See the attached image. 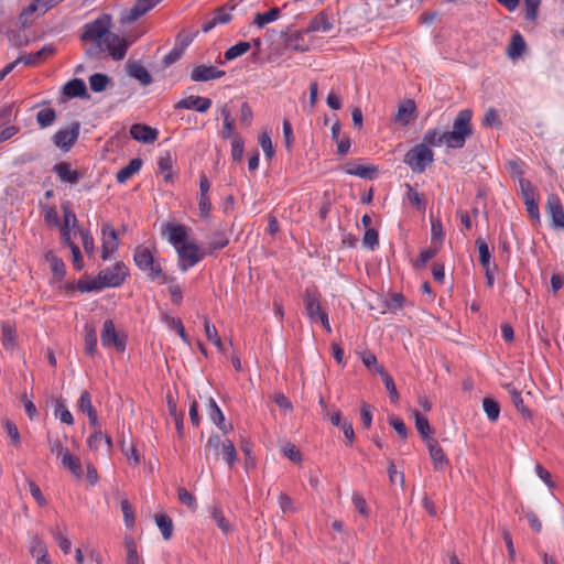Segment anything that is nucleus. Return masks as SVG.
Listing matches in <instances>:
<instances>
[{"mask_svg": "<svg viewBox=\"0 0 564 564\" xmlns=\"http://www.w3.org/2000/svg\"><path fill=\"white\" fill-rule=\"evenodd\" d=\"M110 28L111 17L109 14H101L94 21L84 25L80 40L95 44V47H91L88 54H97L107 51L113 59L120 61L126 56L129 43L112 33Z\"/></svg>", "mask_w": 564, "mask_h": 564, "instance_id": "nucleus-1", "label": "nucleus"}, {"mask_svg": "<svg viewBox=\"0 0 564 564\" xmlns=\"http://www.w3.org/2000/svg\"><path fill=\"white\" fill-rule=\"evenodd\" d=\"M158 250L155 247L140 245L135 248L133 260L135 265L151 280H161V283H171L173 279L163 273L160 262L155 259Z\"/></svg>", "mask_w": 564, "mask_h": 564, "instance_id": "nucleus-2", "label": "nucleus"}, {"mask_svg": "<svg viewBox=\"0 0 564 564\" xmlns=\"http://www.w3.org/2000/svg\"><path fill=\"white\" fill-rule=\"evenodd\" d=\"M471 110H460L453 122L452 131L442 133L444 144L449 149H462L465 145L466 139L471 135Z\"/></svg>", "mask_w": 564, "mask_h": 564, "instance_id": "nucleus-3", "label": "nucleus"}, {"mask_svg": "<svg viewBox=\"0 0 564 564\" xmlns=\"http://www.w3.org/2000/svg\"><path fill=\"white\" fill-rule=\"evenodd\" d=\"M128 272L129 270L123 262H116L113 267L101 270L97 278L93 280L85 290L94 291L104 288L119 286L123 283Z\"/></svg>", "mask_w": 564, "mask_h": 564, "instance_id": "nucleus-4", "label": "nucleus"}, {"mask_svg": "<svg viewBox=\"0 0 564 564\" xmlns=\"http://www.w3.org/2000/svg\"><path fill=\"white\" fill-rule=\"evenodd\" d=\"M206 457L213 455L215 459H218L221 455L223 459L231 467L237 460V451L234 443L230 440H221L218 434L209 436L205 445Z\"/></svg>", "mask_w": 564, "mask_h": 564, "instance_id": "nucleus-5", "label": "nucleus"}, {"mask_svg": "<svg viewBox=\"0 0 564 564\" xmlns=\"http://www.w3.org/2000/svg\"><path fill=\"white\" fill-rule=\"evenodd\" d=\"M434 160L433 151L425 144H416L404 155V163L410 166L414 173H423L426 166Z\"/></svg>", "mask_w": 564, "mask_h": 564, "instance_id": "nucleus-6", "label": "nucleus"}, {"mask_svg": "<svg viewBox=\"0 0 564 564\" xmlns=\"http://www.w3.org/2000/svg\"><path fill=\"white\" fill-rule=\"evenodd\" d=\"M100 339L102 346L106 348L113 347L119 352H123L126 350V336L116 330L115 324L111 319L104 322Z\"/></svg>", "mask_w": 564, "mask_h": 564, "instance_id": "nucleus-7", "label": "nucleus"}, {"mask_svg": "<svg viewBox=\"0 0 564 564\" xmlns=\"http://www.w3.org/2000/svg\"><path fill=\"white\" fill-rule=\"evenodd\" d=\"M176 251L180 259V269L183 272L194 267L207 254L206 251H200L196 243L188 241L180 246Z\"/></svg>", "mask_w": 564, "mask_h": 564, "instance_id": "nucleus-8", "label": "nucleus"}, {"mask_svg": "<svg viewBox=\"0 0 564 564\" xmlns=\"http://www.w3.org/2000/svg\"><path fill=\"white\" fill-rule=\"evenodd\" d=\"M79 128V122H75L72 127L59 129L53 135V143L65 152L69 151L78 139Z\"/></svg>", "mask_w": 564, "mask_h": 564, "instance_id": "nucleus-9", "label": "nucleus"}, {"mask_svg": "<svg viewBox=\"0 0 564 564\" xmlns=\"http://www.w3.org/2000/svg\"><path fill=\"white\" fill-rule=\"evenodd\" d=\"M319 293L315 289H306L304 293V305L308 318L312 322L317 319L326 312L321 306Z\"/></svg>", "mask_w": 564, "mask_h": 564, "instance_id": "nucleus-10", "label": "nucleus"}, {"mask_svg": "<svg viewBox=\"0 0 564 564\" xmlns=\"http://www.w3.org/2000/svg\"><path fill=\"white\" fill-rule=\"evenodd\" d=\"M102 246L101 258L107 260L119 247V238L117 231L109 225L104 224L101 227Z\"/></svg>", "mask_w": 564, "mask_h": 564, "instance_id": "nucleus-11", "label": "nucleus"}, {"mask_svg": "<svg viewBox=\"0 0 564 564\" xmlns=\"http://www.w3.org/2000/svg\"><path fill=\"white\" fill-rule=\"evenodd\" d=\"M162 0H137L133 7L122 15L123 23H131L140 19Z\"/></svg>", "mask_w": 564, "mask_h": 564, "instance_id": "nucleus-12", "label": "nucleus"}, {"mask_svg": "<svg viewBox=\"0 0 564 564\" xmlns=\"http://www.w3.org/2000/svg\"><path fill=\"white\" fill-rule=\"evenodd\" d=\"M546 212L551 216L555 228L564 229V209L561 199L555 194H550L546 202Z\"/></svg>", "mask_w": 564, "mask_h": 564, "instance_id": "nucleus-13", "label": "nucleus"}, {"mask_svg": "<svg viewBox=\"0 0 564 564\" xmlns=\"http://www.w3.org/2000/svg\"><path fill=\"white\" fill-rule=\"evenodd\" d=\"M234 8L235 6H230L229 3L224 7L217 8L214 12L213 18L203 24L202 31L207 33L217 24L228 23L231 20L230 11H232Z\"/></svg>", "mask_w": 564, "mask_h": 564, "instance_id": "nucleus-14", "label": "nucleus"}, {"mask_svg": "<svg viewBox=\"0 0 564 564\" xmlns=\"http://www.w3.org/2000/svg\"><path fill=\"white\" fill-rule=\"evenodd\" d=\"M225 75L224 70H220L212 65H198L193 68L191 73V79L193 82H207L212 79L220 78Z\"/></svg>", "mask_w": 564, "mask_h": 564, "instance_id": "nucleus-15", "label": "nucleus"}, {"mask_svg": "<svg viewBox=\"0 0 564 564\" xmlns=\"http://www.w3.org/2000/svg\"><path fill=\"white\" fill-rule=\"evenodd\" d=\"M53 172L57 175L61 182L67 184H76L82 178V174L72 169L70 163L59 162L53 166Z\"/></svg>", "mask_w": 564, "mask_h": 564, "instance_id": "nucleus-16", "label": "nucleus"}, {"mask_svg": "<svg viewBox=\"0 0 564 564\" xmlns=\"http://www.w3.org/2000/svg\"><path fill=\"white\" fill-rule=\"evenodd\" d=\"M212 106V100L209 98H204L200 96H188L186 98L181 99L175 107L182 109H195L198 112H206Z\"/></svg>", "mask_w": 564, "mask_h": 564, "instance_id": "nucleus-17", "label": "nucleus"}, {"mask_svg": "<svg viewBox=\"0 0 564 564\" xmlns=\"http://www.w3.org/2000/svg\"><path fill=\"white\" fill-rule=\"evenodd\" d=\"M131 137L144 143H152L158 138V131L147 124L134 123L130 128Z\"/></svg>", "mask_w": 564, "mask_h": 564, "instance_id": "nucleus-18", "label": "nucleus"}, {"mask_svg": "<svg viewBox=\"0 0 564 564\" xmlns=\"http://www.w3.org/2000/svg\"><path fill=\"white\" fill-rule=\"evenodd\" d=\"M427 447H429L430 456L434 464V468L436 470H443L444 467L449 464L448 458L446 457L443 448L440 446V444L435 440H432V438H429Z\"/></svg>", "mask_w": 564, "mask_h": 564, "instance_id": "nucleus-19", "label": "nucleus"}, {"mask_svg": "<svg viewBox=\"0 0 564 564\" xmlns=\"http://www.w3.org/2000/svg\"><path fill=\"white\" fill-rule=\"evenodd\" d=\"M345 172L350 175H356L365 180H373L377 176V167L371 165H361V164H347L345 166Z\"/></svg>", "mask_w": 564, "mask_h": 564, "instance_id": "nucleus-20", "label": "nucleus"}, {"mask_svg": "<svg viewBox=\"0 0 564 564\" xmlns=\"http://www.w3.org/2000/svg\"><path fill=\"white\" fill-rule=\"evenodd\" d=\"M61 463L63 467L69 470L77 479L83 477L84 470L78 456H75L68 452L61 458Z\"/></svg>", "mask_w": 564, "mask_h": 564, "instance_id": "nucleus-21", "label": "nucleus"}, {"mask_svg": "<svg viewBox=\"0 0 564 564\" xmlns=\"http://www.w3.org/2000/svg\"><path fill=\"white\" fill-rule=\"evenodd\" d=\"M525 47L527 45L523 36L519 32H516L513 33L510 44L508 45L507 55L511 59L519 58L524 53Z\"/></svg>", "mask_w": 564, "mask_h": 564, "instance_id": "nucleus-22", "label": "nucleus"}, {"mask_svg": "<svg viewBox=\"0 0 564 564\" xmlns=\"http://www.w3.org/2000/svg\"><path fill=\"white\" fill-rule=\"evenodd\" d=\"M415 109L416 106L412 99L404 100L399 105L398 112L395 115V120L403 124H408L411 121L415 112Z\"/></svg>", "mask_w": 564, "mask_h": 564, "instance_id": "nucleus-23", "label": "nucleus"}, {"mask_svg": "<svg viewBox=\"0 0 564 564\" xmlns=\"http://www.w3.org/2000/svg\"><path fill=\"white\" fill-rule=\"evenodd\" d=\"M142 161L139 158L130 160V162L117 172L116 180L118 183H126L133 174L139 172Z\"/></svg>", "mask_w": 564, "mask_h": 564, "instance_id": "nucleus-24", "label": "nucleus"}, {"mask_svg": "<svg viewBox=\"0 0 564 564\" xmlns=\"http://www.w3.org/2000/svg\"><path fill=\"white\" fill-rule=\"evenodd\" d=\"M210 420L221 430L225 434L231 430V425L225 424V416L218 404L214 399H209V411Z\"/></svg>", "mask_w": 564, "mask_h": 564, "instance_id": "nucleus-25", "label": "nucleus"}, {"mask_svg": "<svg viewBox=\"0 0 564 564\" xmlns=\"http://www.w3.org/2000/svg\"><path fill=\"white\" fill-rule=\"evenodd\" d=\"M188 229L183 225H173L170 227L169 240L177 249L187 242Z\"/></svg>", "mask_w": 564, "mask_h": 564, "instance_id": "nucleus-26", "label": "nucleus"}, {"mask_svg": "<svg viewBox=\"0 0 564 564\" xmlns=\"http://www.w3.org/2000/svg\"><path fill=\"white\" fill-rule=\"evenodd\" d=\"M85 330V352L90 356H95L97 354V333L94 324H86L84 327Z\"/></svg>", "mask_w": 564, "mask_h": 564, "instance_id": "nucleus-27", "label": "nucleus"}, {"mask_svg": "<svg viewBox=\"0 0 564 564\" xmlns=\"http://www.w3.org/2000/svg\"><path fill=\"white\" fill-rule=\"evenodd\" d=\"M128 73L131 77L140 82L141 85L148 86L152 83V76L148 69L140 63H133L128 66Z\"/></svg>", "mask_w": 564, "mask_h": 564, "instance_id": "nucleus-28", "label": "nucleus"}, {"mask_svg": "<svg viewBox=\"0 0 564 564\" xmlns=\"http://www.w3.org/2000/svg\"><path fill=\"white\" fill-rule=\"evenodd\" d=\"M63 93L69 98L84 97L87 94V89L83 79L75 78L64 86Z\"/></svg>", "mask_w": 564, "mask_h": 564, "instance_id": "nucleus-29", "label": "nucleus"}, {"mask_svg": "<svg viewBox=\"0 0 564 564\" xmlns=\"http://www.w3.org/2000/svg\"><path fill=\"white\" fill-rule=\"evenodd\" d=\"M209 512L217 527L221 530L223 533L228 534L231 531V525L229 521L225 518L221 507L217 505H213L209 508Z\"/></svg>", "mask_w": 564, "mask_h": 564, "instance_id": "nucleus-30", "label": "nucleus"}, {"mask_svg": "<svg viewBox=\"0 0 564 564\" xmlns=\"http://www.w3.org/2000/svg\"><path fill=\"white\" fill-rule=\"evenodd\" d=\"M333 25L327 15L323 12L316 14L310 22L308 31L326 33L332 30Z\"/></svg>", "mask_w": 564, "mask_h": 564, "instance_id": "nucleus-31", "label": "nucleus"}, {"mask_svg": "<svg viewBox=\"0 0 564 564\" xmlns=\"http://www.w3.org/2000/svg\"><path fill=\"white\" fill-rule=\"evenodd\" d=\"M45 260L50 263L54 276L58 280L63 279L66 273L63 260L55 256L53 251H47L45 253Z\"/></svg>", "mask_w": 564, "mask_h": 564, "instance_id": "nucleus-32", "label": "nucleus"}, {"mask_svg": "<svg viewBox=\"0 0 564 564\" xmlns=\"http://www.w3.org/2000/svg\"><path fill=\"white\" fill-rule=\"evenodd\" d=\"M406 198L417 210L426 208V199L423 193H419L412 185L405 184Z\"/></svg>", "mask_w": 564, "mask_h": 564, "instance_id": "nucleus-33", "label": "nucleus"}, {"mask_svg": "<svg viewBox=\"0 0 564 564\" xmlns=\"http://www.w3.org/2000/svg\"><path fill=\"white\" fill-rule=\"evenodd\" d=\"M162 321L167 325V327L175 330L180 335V337L183 339L184 343H188V336L185 332V328L183 326L181 318L173 317L169 314H163Z\"/></svg>", "mask_w": 564, "mask_h": 564, "instance_id": "nucleus-34", "label": "nucleus"}, {"mask_svg": "<svg viewBox=\"0 0 564 564\" xmlns=\"http://www.w3.org/2000/svg\"><path fill=\"white\" fill-rule=\"evenodd\" d=\"M280 17V9L279 8H271L269 11L263 13H257L253 20V23L258 28H263L268 23L273 22L278 20Z\"/></svg>", "mask_w": 564, "mask_h": 564, "instance_id": "nucleus-35", "label": "nucleus"}, {"mask_svg": "<svg viewBox=\"0 0 564 564\" xmlns=\"http://www.w3.org/2000/svg\"><path fill=\"white\" fill-rule=\"evenodd\" d=\"M251 47V44L247 41L238 42L237 44L229 47L225 54L224 57L226 61H232L243 54H246Z\"/></svg>", "mask_w": 564, "mask_h": 564, "instance_id": "nucleus-36", "label": "nucleus"}, {"mask_svg": "<svg viewBox=\"0 0 564 564\" xmlns=\"http://www.w3.org/2000/svg\"><path fill=\"white\" fill-rule=\"evenodd\" d=\"M2 330V345L6 349H13L17 341L15 329L8 323H3L1 326Z\"/></svg>", "mask_w": 564, "mask_h": 564, "instance_id": "nucleus-37", "label": "nucleus"}, {"mask_svg": "<svg viewBox=\"0 0 564 564\" xmlns=\"http://www.w3.org/2000/svg\"><path fill=\"white\" fill-rule=\"evenodd\" d=\"M155 522L159 529L162 532V535L165 540L171 539L173 533V523L172 520L163 513H159L155 516Z\"/></svg>", "mask_w": 564, "mask_h": 564, "instance_id": "nucleus-38", "label": "nucleus"}, {"mask_svg": "<svg viewBox=\"0 0 564 564\" xmlns=\"http://www.w3.org/2000/svg\"><path fill=\"white\" fill-rule=\"evenodd\" d=\"M205 334L209 341H212L220 351L224 350L221 338L218 335L216 327L210 324L207 317L204 318Z\"/></svg>", "mask_w": 564, "mask_h": 564, "instance_id": "nucleus-39", "label": "nucleus"}, {"mask_svg": "<svg viewBox=\"0 0 564 564\" xmlns=\"http://www.w3.org/2000/svg\"><path fill=\"white\" fill-rule=\"evenodd\" d=\"M482 408H484V411L487 414L488 419L491 422H495L498 420L499 414H500V405L496 400H494L491 398H484Z\"/></svg>", "mask_w": 564, "mask_h": 564, "instance_id": "nucleus-40", "label": "nucleus"}, {"mask_svg": "<svg viewBox=\"0 0 564 564\" xmlns=\"http://www.w3.org/2000/svg\"><path fill=\"white\" fill-rule=\"evenodd\" d=\"M110 79L107 75L96 73L89 77V85L93 91H104L109 84Z\"/></svg>", "mask_w": 564, "mask_h": 564, "instance_id": "nucleus-41", "label": "nucleus"}, {"mask_svg": "<svg viewBox=\"0 0 564 564\" xmlns=\"http://www.w3.org/2000/svg\"><path fill=\"white\" fill-rule=\"evenodd\" d=\"M56 119V112L52 108H44L36 115V121L41 128H46L53 124Z\"/></svg>", "mask_w": 564, "mask_h": 564, "instance_id": "nucleus-42", "label": "nucleus"}, {"mask_svg": "<svg viewBox=\"0 0 564 564\" xmlns=\"http://www.w3.org/2000/svg\"><path fill=\"white\" fill-rule=\"evenodd\" d=\"M414 417L417 432L421 434L423 438H426L429 441V438H431V426L427 419L424 415H422L419 411L414 412Z\"/></svg>", "mask_w": 564, "mask_h": 564, "instance_id": "nucleus-43", "label": "nucleus"}, {"mask_svg": "<svg viewBox=\"0 0 564 564\" xmlns=\"http://www.w3.org/2000/svg\"><path fill=\"white\" fill-rule=\"evenodd\" d=\"M476 247L479 252V261L482 268H487L490 265V252L488 248V243L484 238L476 239Z\"/></svg>", "mask_w": 564, "mask_h": 564, "instance_id": "nucleus-44", "label": "nucleus"}, {"mask_svg": "<svg viewBox=\"0 0 564 564\" xmlns=\"http://www.w3.org/2000/svg\"><path fill=\"white\" fill-rule=\"evenodd\" d=\"M229 243V239L224 232H215L213 236V240L208 243V248L206 250L207 254H212L217 249H223Z\"/></svg>", "mask_w": 564, "mask_h": 564, "instance_id": "nucleus-45", "label": "nucleus"}, {"mask_svg": "<svg viewBox=\"0 0 564 564\" xmlns=\"http://www.w3.org/2000/svg\"><path fill=\"white\" fill-rule=\"evenodd\" d=\"M221 116H223V119H224V129H223V138L225 139H229L234 135V131H235V121L234 119L231 118V115H230V111L227 107H225L223 110H221Z\"/></svg>", "mask_w": 564, "mask_h": 564, "instance_id": "nucleus-46", "label": "nucleus"}, {"mask_svg": "<svg viewBox=\"0 0 564 564\" xmlns=\"http://www.w3.org/2000/svg\"><path fill=\"white\" fill-rule=\"evenodd\" d=\"M519 185L524 202L535 199V188L529 180L520 177Z\"/></svg>", "mask_w": 564, "mask_h": 564, "instance_id": "nucleus-47", "label": "nucleus"}, {"mask_svg": "<svg viewBox=\"0 0 564 564\" xmlns=\"http://www.w3.org/2000/svg\"><path fill=\"white\" fill-rule=\"evenodd\" d=\"M173 164H174V161H173L170 152H165L164 154H162L159 158L158 165L162 172H171L173 169ZM171 177H172L171 173H167L164 176V180L167 182L171 180Z\"/></svg>", "mask_w": 564, "mask_h": 564, "instance_id": "nucleus-48", "label": "nucleus"}, {"mask_svg": "<svg viewBox=\"0 0 564 564\" xmlns=\"http://www.w3.org/2000/svg\"><path fill=\"white\" fill-rule=\"evenodd\" d=\"M127 558L126 564H142V560L138 554L137 545L132 540H126Z\"/></svg>", "mask_w": 564, "mask_h": 564, "instance_id": "nucleus-49", "label": "nucleus"}, {"mask_svg": "<svg viewBox=\"0 0 564 564\" xmlns=\"http://www.w3.org/2000/svg\"><path fill=\"white\" fill-rule=\"evenodd\" d=\"M421 144H425L427 148L430 145H441L444 144L442 139V133H440L436 129H431L424 133L423 142Z\"/></svg>", "mask_w": 564, "mask_h": 564, "instance_id": "nucleus-50", "label": "nucleus"}, {"mask_svg": "<svg viewBox=\"0 0 564 564\" xmlns=\"http://www.w3.org/2000/svg\"><path fill=\"white\" fill-rule=\"evenodd\" d=\"M177 498H178L181 503L187 506L191 510H193V511L196 510V508H197L196 499L185 488H178L177 489Z\"/></svg>", "mask_w": 564, "mask_h": 564, "instance_id": "nucleus-51", "label": "nucleus"}, {"mask_svg": "<svg viewBox=\"0 0 564 564\" xmlns=\"http://www.w3.org/2000/svg\"><path fill=\"white\" fill-rule=\"evenodd\" d=\"M259 144L264 151V154L268 159H271L274 154V149L272 145L271 138L268 132L263 131L259 134Z\"/></svg>", "mask_w": 564, "mask_h": 564, "instance_id": "nucleus-52", "label": "nucleus"}, {"mask_svg": "<svg viewBox=\"0 0 564 564\" xmlns=\"http://www.w3.org/2000/svg\"><path fill=\"white\" fill-rule=\"evenodd\" d=\"M379 242L378 231L373 228H368L364 235L362 243L365 247L373 250Z\"/></svg>", "mask_w": 564, "mask_h": 564, "instance_id": "nucleus-53", "label": "nucleus"}, {"mask_svg": "<svg viewBox=\"0 0 564 564\" xmlns=\"http://www.w3.org/2000/svg\"><path fill=\"white\" fill-rule=\"evenodd\" d=\"M121 449L128 460H131L134 466L140 464V454L133 444L127 446L124 443H122Z\"/></svg>", "mask_w": 564, "mask_h": 564, "instance_id": "nucleus-54", "label": "nucleus"}, {"mask_svg": "<svg viewBox=\"0 0 564 564\" xmlns=\"http://www.w3.org/2000/svg\"><path fill=\"white\" fill-rule=\"evenodd\" d=\"M525 4V18L534 21L538 17L541 0H523Z\"/></svg>", "mask_w": 564, "mask_h": 564, "instance_id": "nucleus-55", "label": "nucleus"}, {"mask_svg": "<svg viewBox=\"0 0 564 564\" xmlns=\"http://www.w3.org/2000/svg\"><path fill=\"white\" fill-rule=\"evenodd\" d=\"M361 359H362L364 365L368 369H370V370L375 369L376 371H378L381 375L386 373L383 368L381 366H378L377 357L373 354L365 352L362 355Z\"/></svg>", "mask_w": 564, "mask_h": 564, "instance_id": "nucleus-56", "label": "nucleus"}, {"mask_svg": "<svg viewBox=\"0 0 564 564\" xmlns=\"http://www.w3.org/2000/svg\"><path fill=\"white\" fill-rule=\"evenodd\" d=\"M82 242L85 252L88 256H93L95 251L94 238L88 230H80Z\"/></svg>", "mask_w": 564, "mask_h": 564, "instance_id": "nucleus-57", "label": "nucleus"}, {"mask_svg": "<svg viewBox=\"0 0 564 564\" xmlns=\"http://www.w3.org/2000/svg\"><path fill=\"white\" fill-rule=\"evenodd\" d=\"M120 505L127 527H132L134 524V512L132 506L127 499H123Z\"/></svg>", "mask_w": 564, "mask_h": 564, "instance_id": "nucleus-58", "label": "nucleus"}, {"mask_svg": "<svg viewBox=\"0 0 564 564\" xmlns=\"http://www.w3.org/2000/svg\"><path fill=\"white\" fill-rule=\"evenodd\" d=\"M482 124L487 127H498L501 124L498 112L494 108H490L485 112Z\"/></svg>", "mask_w": 564, "mask_h": 564, "instance_id": "nucleus-59", "label": "nucleus"}, {"mask_svg": "<svg viewBox=\"0 0 564 564\" xmlns=\"http://www.w3.org/2000/svg\"><path fill=\"white\" fill-rule=\"evenodd\" d=\"M389 423L390 425L395 430V432L398 433V435L401 437V438H406L408 436V429L404 424V422L398 417V416H390L389 417Z\"/></svg>", "mask_w": 564, "mask_h": 564, "instance_id": "nucleus-60", "label": "nucleus"}, {"mask_svg": "<svg viewBox=\"0 0 564 564\" xmlns=\"http://www.w3.org/2000/svg\"><path fill=\"white\" fill-rule=\"evenodd\" d=\"M78 409H79V411H82L83 413H86V414H88L95 410L91 404L90 394L87 391H84L80 394L79 400H78Z\"/></svg>", "mask_w": 564, "mask_h": 564, "instance_id": "nucleus-61", "label": "nucleus"}, {"mask_svg": "<svg viewBox=\"0 0 564 564\" xmlns=\"http://www.w3.org/2000/svg\"><path fill=\"white\" fill-rule=\"evenodd\" d=\"M29 488L31 496L35 499V501L41 507H45L47 505V500L45 499L44 495L42 494L40 487L32 480H29Z\"/></svg>", "mask_w": 564, "mask_h": 564, "instance_id": "nucleus-62", "label": "nucleus"}, {"mask_svg": "<svg viewBox=\"0 0 564 564\" xmlns=\"http://www.w3.org/2000/svg\"><path fill=\"white\" fill-rule=\"evenodd\" d=\"M352 505L355 506V508L358 510V512L361 516H364V517L369 516V509H368L367 502L361 495H359L357 492H355L352 495Z\"/></svg>", "mask_w": 564, "mask_h": 564, "instance_id": "nucleus-63", "label": "nucleus"}, {"mask_svg": "<svg viewBox=\"0 0 564 564\" xmlns=\"http://www.w3.org/2000/svg\"><path fill=\"white\" fill-rule=\"evenodd\" d=\"M279 506L282 512H295V507L293 506V500L286 494H280L279 496Z\"/></svg>", "mask_w": 564, "mask_h": 564, "instance_id": "nucleus-64", "label": "nucleus"}]
</instances>
